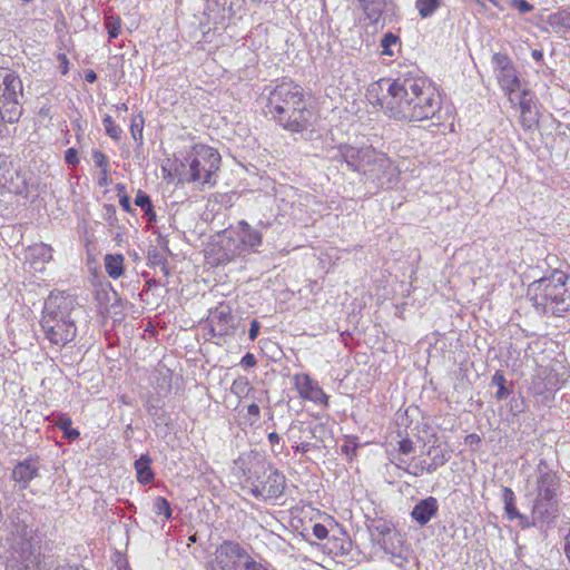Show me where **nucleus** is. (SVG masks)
Masks as SVG:
<instances>
[{
  "label": "nucleus",
  "mask_w": 570,
  "mask_h": 570,
  "mask_svg": "<svg viewBox=\"0 0 570 570\" xmlns=\"http://www.w3.org/2000/svg\"><path fill=\"white\" fill-rule=\"evenodd\" d=\"M569 283V276L560 271H554L549 277L534 281L529 286L533 306L542 313L561 316L570 308Z\"/></svg>",
  "instance_id": "5"
},
{
  "label": "nucleus",
  "mask_w": 570,
  "mask_h": 570,
  "mask_svg": "<svg viewBox=\"0 0 570 570\" xmlns=\"http://www.w3.org/2000/svg\"><path fill=\"white\" fill-rule=\"evenodd\" d=\"M256 364H257L256 357H255V355H254V354H252V353H246V354L242 357V360H240V365H242L243 367H246V368H248V367H254V366H256Z\"/></svg>",
  "instance_id": "48"
},
{
  "label": "nucleus",
  "mask_w": 570,
  "mask_h": 570,
  "mask_svg": "<svg viewBox=\"0 0 570 570\" xmlns=\"http://www.w3.org/2000/svg\"><path fill=\"white\" fill-rule=\"evenodd\" d=\"M502 500L504 503V510L510 520L522 518V515L519 513L517 507H515V495L514 492L508 488H502Z\"/></svg>",
  "instance_id": "30"
},
{
  "label": "nucleus",
  "mask_w": 570,
  "mask_h": 570,
  "mask_svg": "<svg viewBox=\"0 0 570 570\" xmlns=\"http://www.w3.org/2000/svg\"><path fill=\"white\" fill-rule=\"evenodd\" d=\"M414 450L413 442L409 439H403L399 442V452L403 455L412 453Z\"/></svg>",
  "instance_id": "46"
},
{
  "label": "nucleus",
  "mask_w": 570,
  "mask_h": 570,
  "mask_svg": "<svg viewBox=\"0 0 570 570\" xmlns=\"http://www.w3.org/2000/svg\"><path fill=\"white\" fill-rule=\"evenodd\" d=\"M245 254L237 238L226 237L222 239L216 252V261L219 265L228 264Z\"/></svg>",
  "instance_id": "19"
},
{
  "label": "nucleus",
  "mask_w": 570,
  "mask_h": 570,
  "mask_svg": "<svg viewBox=\"0 0 570 570\" xmlns=\"http://www.w3.org/2000/svg\"><path fill=\"white\" fill-rule=\"evenodd\" d=\"M497 78L502 89L510 96L520 87V80L517 76L514 66H510L497 72Z\"/></svg>",
  "instance_id": "20"
},
{
  "label": "nucleus",
  "mask_w": 570,
  "mask_h": 570,
  "mask_svg": "<svg viewBox=\"0 0 570 570\" xmlns=\"http://www.w3.org/2000/svg\"><path fill=\"white\" fill-rule=\"evenodd\" d=\"M439 512V502L434 497H428L420 500L412 509L411 517L420 525H425L430 520L436 517Z\"/></svg>",
  "instance_id": "18"
},
{
  "label": "nucleus",
  "mask_w": 570,
  "mask_h": 570,
  "mask_svg": "<svg viewBox=\"0 0 570 570\" xmlns=\"http://www.w3.org/2000/svg\"><path fill=\"white\" fill-rule=\"evenodd\" d=\"M58 61L60 63V69L62 75H67L69 71V60L65 53L58 55Z\"/></svg>",
  "instance_id": "52"
},
{
  "label": "nucleus",
  "mask_w": 570,
  "mask_h": 570,
  "mask_svg": "<svg viewBox=\"0 0 570 570\" xmlns=\"http://www.w3.org/2000/svg\"><path fill=\"white\" fill-rule=\"evenodd\" d=\"M65 160L68 165L77 166L80 161L78 150L76 148H69L65 153Z\"/></svg>",
  "instance_id": "44"
},
{
  "label": "nucleus",
  "mask_w": 570,
  "mask_h": 570,
  "mask_svg": "<svg viewBox=\"0 0 570 570\" xmlns=\"http://www.w3.org/2000/svg\"><path fill=\"white\" fill-rule=\"evenodd\" d=\"M549 24L556 32L570 31V10H560L550 14Z\"/></svg>",
  "instance_id": "26"
},
{
  "label": "nucleus",
  "mask_w": 570,
  "mask_h": 570,
  "mask_svg": "<svg viewBox=\"0 0 570 570\" xmlns=\"http://www.w3.org/2000/svg\"><path fill=\"white\" fill-rule=\"evenodd\" d=\"M399 40H400V38L396 35H394L392 32L385 33L381 40V48H382L381 53L383 56L392 57L394 55V51L392 48L397 45Z\"/></svg>",
  "instance_id": "36"
},
{
  "label": "nucleus",
  "mask_w": 570,
  "mask_h": 570,
  "mask_svg": "<svg viewBox=\"0 0 570 570\" xmlns=\"http://www.w3.org/2000/svg\"><path fill=\"white\" fill-rule=\"evenodd\" d=\"M144 118L136 116L131 119L130 134L132 139L139 145L142 144Z\"/></svg>",
  "instance_id": "38"
},
{
  "label": "nucleus",
  "mask_w": 570,
  "mask_h": 570,
  "mask_svg": "<svg viewBox=\"0 0 570 570\" xmlns=\"http://www.w3.org/2000/svg\"><path fill=\"white\" fill-rule=\"evenodd\" d=\"M136 206L140 207L148 223L156 222V213L150 197L142 190H138L135 198Z\"/></svg>",
  "instance_id": "29"
},
{
  "label": "nucleus",
  "mask_w": 570,
  "mask_h": 570,
  "mask_svg": "<svg viewBox=\"0 0 570 570\" xmlns=\"http://www.w3.org/2000/svg\"><path fill=\"white\" fill-rule=\"evenodd\" d=\"M85 79L87 82L92 83L97 80V75L94 70L89 69L86 71Z\"/></svg>",
  "instance_id": "59"
},
{
  "label": "nucleus",
  "mask_w": 570,
  "mask_h": 570,
  "mask_svg": "<svg viewBox=\"0 0 570 570\" xmlns=\"http://www.w3.org/2000/svg\"><path fill=\"white\" fill-rule=\"evenodd\" d=\"M150 464L151 459L147 454H142L138 460L135 461V470L139 483L148 484L154 480L155 474Z\"/></svg>",
  "instance_id": "23"
},
{
  "label": "nucleus",
  "mask_w": 570,
  "mask_h": 570,
  "mask_svg": "<svg viewBox=\"0 0 570 570\" xmlns=\"http://www.w3.org/2000/svg\"><path fill=\"white\" fill-rule=\"evenodd\" d=\"M40 325L45 337L52 345L65 346L77 334L76 321H60L58 318L41 316Z\"/></svg>",
  "instance_id": "13"
},
{
  "label": "nucleus",
  "mask_w": 570,
  "mask_h": 570,
  "mask_svg": "<svg viewBox=\"0 0 570 570\" xmlns=\"http://www.w3.org/2000/svg\"><path fill=\"white\" fill-rule=\"evenodd\" d=\"M442 99L436 88L428 80L414 99L395 120L422 121L433 118L441 109Z\"/></svg>",
  "instance_id": "10"
},
{
  "label": "nucleus",
  "mask_w": 570,
  "mask_h": 570,
  "mask_svg": "<svg viewBox=\"0 0 570 570\" xmlns=\"http://www.w3.org/2000/svg\"><path fill=\"white\" fill-rule=\"evenodd\" d=\"M230 390L235 395L240 396L243 394L248 395V393L253 391V387L249 385L247 379L240 377L233 382Z\"/></svg>",
  "instance_id": "41"
},
{
  "label": "nucleus",
  "mask_w": 570,
  "mask_h": 570,
  "mask_svg": "<svg viewBox=\"0 0 570 570\" xmlns=\"http://www.w3.org/2000/svg\"><path fill=\"white\" fill-rule=\"evenodd\" d=\"M39 461L29 456L16 464L12 470L11 478L19 484L20 489H27L29 483L38 476Z\"/></svg>",
  "instance_id": "17"
},
{
  "label": "nucleus",
  "mask_w": 570,
  "mask_h": 570,
  "mask_svg": "<svg viewBox=\"0 0 570 570\" xmlns=\"http://www.w3.org/2000/svg\"><path fill=\"white\" fill-rule=\"evenodd\" d=\"M14 176H18V173L13 169L9 157L0 154V186L11 189Z\"/></svg>",
  "instance_id": "25"
},
{
  "label": "nucleus",
  "mask_w": 570,
  "mask_h": 570,
  "mask_svg": "<svg viewBox=\"0 0 570 570\" xmlns=\"http://www.w3.org/2000/svg\"><path fill=\"white\" fill-rule=\"evenodd\" d=\"M293 448H294V450L296 452H299V453L304 454V453H307L312 449V444L308 443V442H303V443L297 444V445H295Z\"/></svg>",
  "instance_id": "55"
},
{
  "label": "nucleus",
  "mask_w": 570,
  "mask_h": 570,
  "mask_svg": "<svg viewBox=\"0 0 570 570\" xmlns=\"http://www.w3.org/2000/svg\"><path fill=\"white\" fill-rule=\"evenodd\" d=\"M428 455L431 458V462L428 463V472L432 473L438 468L444 465L449 459V453L441 446H431L428 451Z\"/></svg>",
  "instance_id": "27"
},
{
  "label": "nucleus",
  "mask_w": 570,
  "mask_h": 570,
  "mask_svg": "<svg viewBox=\"0 0 570 570\" xmlns=\"http://www.w3.org/2000/svg\"><path fill=\"white\" fill-rule=\"evenodd\" d=\"M105 28L110 39H116L120 33L121 21L119 18L107 17L105 19Z\"/></svg>",
  "instance_id": "40"
},
{
  "label": "nucleus",
  "mask_w": 570,
  "mask_h": 570,
  "mask_svg": "<svg viewBox=\"0 0 570 570\" xmlns=\"http://www.w3.org/2000/svg\"><path fill=\"white\" fill-rule=\"evenodd\" d=\"M360 9L371 22H377L381 18L386 0H357Z\"/></svg>",
  "instance_id": "21"
},
{
  "label": "nucleus",
  "mask_w": 570,
  "mask_h": 570,
  "mask_svg": "<svg viewBox=\"0 0 570 570\" xmlns=\"http://www.w3.org/2000/svg\"><path fill=\"white\" fill-rule=\"evenodd\" d=\"M313 535L318 540H324L328 535V530L324 524L315 523L312 528Z\"/></svg>",
  "instance_id": "45"
},
{
  "label": "nucleus",
  "mask_w": 570,
  "mask_h": 570,
  "mask_svg": "<svg viewBox=\"0 0 570 570\" xmlns=\"http://www.w3.org/2000/svg\"><path fill=\"white\" fill-rule=\"evenodd\" d=\"M424 471L428 472V464H426L425 460L411 461V463H409V466L405 469L406 473L414 475V476H419V475L423 474Z\"/></svg>",
  "instance_id": "42"
},
{
  "label": "nucleus",
  "mask_w": 570,
  "mask_h": 570,
  "mask_svg": "<svg viewBox=\"0 0 570 570\" xmlns=\"http://www.w3.org/2000/svg\"><path fill=\"white\" fill-rule=\"evenodd\" d=\"M77 306L78 303L72 295L65 292H51L45 301L41 316L75 321L72 314Z\"/></svg>",
  "instance_id": "12"
},
{
  "label": "nucleus",
  "mask_w": 570,
  "mask_h": 570,
  "mask_svg": "<svg viewBox=\"0 0 570 570\" xmlns=\"http://www.w3.org/2000/svg\"><path fill=\"white\" fill-rule=\"evenodd\" d=\"M528 96L529 91L523 90L519 100V106L523 127L531 128L537 122V118L535 114L532 111V101Z\"/></svg>",
  "instance_id": "24"
},
{
  "label": "nucleus",
  "mask_w": 570,
  "mask_h": 570,
  "mask_svg": "<svg viewBox=\"0 0 570 570\" xmlns=\"http://www.w3.org/2000/svg\"><path fill=\"white\" fill-rule=\"evenodd\" d=\"M105 210L107 214V219H116V207L111 204L105 205Z\"/></svg>",
  "instance_id": "56"
},
{
  "label": "nucleus",
  "mask_w": 570,
  "mask_h": 570,
  "mask_svg": "<svg viewBox=\"0 0 570 570\" xmlns=\"http://www.w3.org/2000/svg\"><path fill=\"white\" fill-rule=\"evenodd\" d=\"M294 385L299 396L315 404L328 406V396L320 384L308 374L301 373L293 376Z\"/></svg>",
  "instance_id": "15"
},
{
  "label": "nucleus",
  "mask_w": 570,
  "mask_h": 570,
  "mask_svg": "<svg viewBox=\"0 0 570 570\" xmlns=\"http://www.w3.org/2000/svg\"><path fill=\"white\" fill-rule=\"evenodd\" d=\"M392 463H394L397 469H402L405 472V469L409 466L410 462L402 456H396L394 460H392Z\"/></svg>",
  "instance_id": "54"
},
{
  "label": "nucleus",
  "mask_w": 570,
  "mask_h": 570,
  "mask_svg": "<svg viewBox=\"0 0 570 570\" xmlns=\"http://www.w3.org/2000/svg\"><path fill=\"white\" fill-rule=\"evenodd\" d=\"M374 529L382 537L389 535L392 531L389 524L384 521H379L375 523Z\"/></svg>",
  "instance_id": "51"
},
{
  "label": "nucleus",
  "mask_w": 570,
  "mask_h": 570,
  "mask_svg": "<svg viewBox=\"0 0 570 570\" xmlns=\"http://www.w3.org/2000/svg\"><path fill=\"white\" fill-rule=\"evenodd\" d=\"M442 4V0H416L415 8L421 18L431 17Z\"/></svg>",
  "instance_id": "32"
},
{
  "label": "nucleus",
  "mask_w": 570,
  "mask_h": 570,
  "mask_svg": "<svg viewBox=\"0 0 570 570\" xmlns=\"http://www.w3.org/2000/svg\"><path fill=\"white\" fill-rule=\"evenodd\" d=\"M267 439L273 446L278 445L281 442V436L276 432L268 433Z\"/></svg>",
  "instance_id": "58"
},
{
  "label": "nucleus",
  "mask_w": 570,
  "mask_h": 570,
  "mask_svg": "<svg viewBox=\"0 0 570 570\" xmlns=\"http://www.w3.org/2000/svg\"><path fill=\"white\" fill-rule=\"evenodd\" d=\"M263 110L291 132H302L311 126L312 111L307 108L304 90L292 81L272 88Z\"/></svg>",
  "instance_id": "1"
},
{
  "label": "nucleus",
  "mask_w": 570,
  "mask_h": 570,
  "mask_svg": "<svg viewBox=\"0 0 570 570\" xmlns=\"http://www.w3.org/2000/svg\"><path fill=\"white\" fill-rule=\"evenodd\" d=\"M116 189H117L118 191H124V190H125V186H124L122 184H118V185L116 186Z\"/></svg>",
  "instance_id": "63"
},
{
  "label": "nucleus",
  "mask_w": 570,
  "mask_h": 570,
  "mask_svg": "<svg viewBox=\"0 0 570 570\" xmlns=\"http://www.w3.org/2000/svg\"><path fill=\"white\" fill-rule=\"evenodd\" d=\"M244 480L245 488L256 499H278L283 495L286 479L272 463L256 459L249 463Z\"/></svg>",
  "instance_id": "7"
},
{
  "label": "nucleus",
  "mask_w": 570,
  "mask_h": 570,
  "mask_svg": "<svg viewBox=\"0 0 570 570\" xmlns=\"http://www.w3.org/2000/svg\"><path fill=\"white\" fill-rule=\"evenodd\" d=\"M535 473L537 497L533 503V513L540 519H549L554 517L558 511L559 476L543 459L537 464Z\"/></svg>",
  "instance_id": "9"
},
{
  "label": "nucleus",
  "mask_w": 570,
  "mask_h": 570,
  "mask_svg": "<svg viewBox=\"0 0 570 570\" xmlns=\"http://www.w3.org/2000/svg\"><path fill=\"white\" fill-rule=\"evenodd\" d=\"M153 510L157 515H164L166 520L171 518V507L167 499L157 497L153 503Z\"/></svg>",
  "instance_id": "35"
},
{
  "label": "nucleus",
  "mask_w": 570,
  "mask_h": 570,
  "mask_svg": "<svg viewBox=\"0 0 570 570\" xmlns=\"http://www.w3.org/2000/svg\"><path fill=\"white\" fill-rule=\"evenodd\" d=\"M119 205L121 206V208L127 212V213H131L132 212V207L130 205V198L129 196L127 195H122L120 196L119 198Z\"/></svg>",
  "instance_id": "53"
},
{
  "label": "nucleus",
  "mask_w": 570,
  "mask_h": 570,
  "mask_svg": "<svg viewBox=\"0 0 570 570\" xmlns=\"http://www.w3.org/2000/svg\"><path fill=\"white\" fill-rule=\"evenodd\" d=\"M219 163L220 155L216 149L203 144L194 145L177 168L179 179L199 186H214Z\"/></svg>",
  "instance_id": "6"
},
{
  "label": "nucleus",
  "mask_w": 570,
  "mask_h": 570,
  "mask_svg": "<svg viewBox=\"0 0 570 570\" xmlns=\"http://www.w3.org/2000/svg\"><path fill=\"white\" fill-rule=\"evenodd\" d=\"M91 157L96 167L100 169V174L109 176L110 169L108 157L99 149H94L91 153Z\"/></svg>",
  "instance_id": "37"
},
{
  "label": "nucleus",
  "mask_w": 570,
  "mask_h": 570,
  "mask_svg": "<svg viewBox=\"0 0 570 570\" xmlns=\"http://www.w3.org/2000/svg\"><path fill=\"white\" fill-rule=\"evenodd\" d=\"M426 81L415 70H409L393 79L383 78L372 82L367 87L366 99L373 106H380L387 117L395 119Z\"/></svg>",
  "instance_id": "4"
},
{
  "label": "nucleus",
  "mask_w": 570,
  "mask_h": 570,
  "mask_svg": "<svg viewBox=\"0 0 570 570\" xmlns=\"http://www.w3.org/2000/svg\"><path fill=\"white\" fill-rule=\"evenodd\" d=\"M102 125L106 134L115 141H118L121 138L122 129L120 126L116 125L112 117L106 115L102 119Z\"/></svg>",
  "instance_id": "34"
},
{
  "label": "nucleus",
  "mask_w": 570,
  "mask_h": 570,
  "mask_svg": "<svg viewBox=\"0 0 570 570\" xmlns=\"http://www.w3.org/2000/svg\"><path fill=\"white\" fill-rule=\"evenodd\" d=\"M333 159L346 163L347 167L361 174L364 181L371 184L375 191L391 188L399 178V170L391 158L371 146L355 147L341 144Z\"/></svg>",
  "instance_id": "2"
},
{
  "label": "nucleus",
  "mask_w": 570,
  "mask_h": 570,
  "mask_svg": "<svg viewBox=\"0 0 570 570\" xmlns=\"http://www.w3.org/2000/svg\"><path fill=\"white\" fill-rule=\"evenodd\" d=\"M342 451H343L344 453L348 454V453H350V446H348V445H344V446H342Z\"/></svg>",
  "instance_id": "64"
},
{
  "label": "nucleus",
  "mask_w": 570,
  "mask_h": 570,
  "mask_svg": "<svg viewBox=\"0 0 570 570\" xmlns=\"http://www.w3.org/2000/svg\"><path fill=\"white\" fill-rule=\"evenodd\" d=\"M56 426L63 432L65 438L75 441L79 438L80 432L71 428L72 421L66 414H60L55 421Z\"/></svg>",
  "instance_id": "31"
},
{
  "label": "nucleus",
  "mask_w": 570,
  "mask_h": 570,
  "mask_svg": "<svg viewBox=\"0 0 570 570\" xmlns=\"http://www.w3.org/2000/svg\"><path fill=\"white\" fill-rule=\"evenodd\" d=\"M208 331L212 337L224 338L234 334V317L226 304H219L209 312L207 317Z\"/></svg>",
  "instance_id": "14"
},
{
  "label": "nucleus",
  "mask_w": 570,
  "mask_h": 570,
  "mask_svg": "<svg viewBox=\"0 0 570 570\" xmlns=\"http://www.w3.org/2000/svg\"><path fill=\"white\" fill-rule=\"evenodd\" d=\"M257 402H261L259 397H254V402L247 406V415L245 416L249 425H254L261 417V409Z\"/></svg>",
  "instance_id": "39"
},
{
  "label": "nucleus",
  "mask_w": 570,
  "mask_h": 570,
  "mask_svg": "<svg viewBox=\"0 0 570 570\" xmlns=\"http://www.w3.org/2000/svg\"><path fill=\"white\" fill-rule=\"evenodd\" d=\"M491 383L498 386V391L495 392L494 397L498 401L505 400L510 394L511 390L505 386L507 380L501 372H495L491 379Z\"/></svg>",
  "instance_id": "33"
},
{
  "label": "nucleus",
  "mask_w": 570,
  "mask_h": 570,
  "mask_svg": "<svg viewBox=\"0 0 570 570\" xmlns=\"http://www.w3.org/2000/svg\"><path fill=\"white\" fill-rule=\"evenodd\" d=\"M243 570H267V568L261 562L256 561L252 556L248 562L245 563Z\"/></svg>",
  "instance_id": "49"
},
{
  "label": "nucleus",
  "mask_w": 570,
  "mask_h": 570,
  "mask_svg": "<svg viewBox=\"0 0 570 570\" xmlns=\"http://www.w3.org/2000/svg\"><path fill=\"white\" fill-rule=\"evenodd\" d=\"M563 550H564V554H566L567 559L570 562V529H569V532L567 533V535L564 537Z\"/></svg>",
  "instance_id": "57"
},
{
  "label": "nucleus",
  "mask_w": 570,
  "mask_h": 570,
  "mask_svg": "<svg viewBox=\"0 0 570 570\" xmlns=\"http://www.w3.org/2000/svg\"><path fill=\"white\" fill-rule=\"evenodd\" d=\"M237 240L245 253H257L263 244V234L259 229L252 227L247 222L239 220L237 224Z\"/></svg>",
  "instance_id": "16"
},
{
  "label": "nucleus",
  "mask_w": 570,
  "mask_h": 570,
  "mask_svg": "<svg viewBox=\"0 0 570 570\" xmlns=\"http://www.w3.org/2000/svg\"><path fill=\"white\" fill-rule=\"evenodd\" d=\"M513 7L520 13H528L533 9V7L527 0H513Z\"/></svg>",
  "instance_id": "47"
},
{
  "label": "nucleus",
  "mask_w": 570,
  "mask_h": 570,
  "mask_svg": "<svg viewBox=\"0 0 570 570\" xmlns=\"http://www.w3.org/2000/svg\"><path fill=\"white\" fill-rule=\"evenodd\" d=\"M532 57L537 60V61H540L543 57L542 52L539 51V50H533L532 51Z\"/></svg>",
  "instance_id": "60"
},
{
  "label": "nucleus",
  "mask_w": 570,
  "mask_h": 570,
  "mask_svg": "<svg viewBox=\"0 0 570 570\" xmlns=\"http://www.w3.org/2000/svg\"><path fill=\"white\" fill-rule=\"evenodd\" d=\"M493 63L497 72L512 66L511 60L502 53H495L493 56Z\"/></svg>",
  "instance_id": "43"
},
{
  "label": "nucleus",
  "mask_w": 570,
  "mask_h": 570,
  "mask_svg": "<svg viewBox=\"0 0 570 570\" xmlns=\"http://www.w3.org/2000/svg\"><path fill=\"white\" fill-rule=\"evenodd\" d=\"M250 554L239 543L224 541L217 547L212 561V570H243Z\"/></svg>",
  "instance_id": "11"
},
{
  "label": "nucleus",
  "mask_w": 570,
  "mask_h": 570,
  "mask_svg": "<svg viewBox=\"0 0 570 570\" xmlns=\"http://www.w3.org/2000/svg\"><path fill=\"white\" fill-rule=\"evenodd\" d=\"M23 85L19 75L8 68H0V136L4 124L17 122L22 114Z\"/></svg>",
  "instance_id": "8"
},
{
  "label": "nucleus",
  "mask_w": 570,
  "mask_h": 570,
  "mask_svg": "<svg viewBox=\"0 0 570 570\" xmlns=\"http://www.w3.org/2000/svg\"><path fill=\"white\" fill-rule=\"evenodd\" d=\"M259 328H261V323L257 320H253L250 322V327L248 331V338L250 341H255L257 338Z\"/></svg>",
  "instance_id": "50"
},
{
  "label": "nucleus",
  "mask_w": 570,
  "mask_h": 570,
  "mask_svg": "<svg viewBox=\"0 0 570 570\" xmlns=\"http://www.w3.org/2000/svg\"><path fill=\"white\" fill-rule=\"evenodd\" d=\"M107 184H108V176H105V175L100 174L99 185L100 186H106Z\"/></svg>",
  "instance_id": "61"
},
{
  "label": "nucleus",
  "mask_w": 570,
  "mask_h": 570,
  "mask_svg": "<svg viewBox=\"0 0 570 570\" xmlns=\"http://www.w3.org/2000/svg\"><path fill=\"white\" fill-rule=\"evenodd\" d=\"M105 269L112 279H118L125 272V257L122 254H107L104 258Z\"/></svg>",
  "instance_id": "22"
},
{
  "label": "nucleus",
  "mask_w": 570,
  "mask_h": 570,
  "mask_svg": "<svg viewBox=\"0 0 570 570\" xmlns=\"http://www.w3.org/2000/svg\"><path fill=\"white\" fill-rule=\"evenodd\" d=\"M8 546L2 558L6 570H40L41 547L36 531L26 522L24 513L12 511L8 517Z\"/></svg>",
  "instance_id": "3"
},
{
  "label": "nucleus",
  "mask_w": 570,
  "mask_h": 570,
  "mask_svg": "<svg viewBox=\"0 0 570 570\" xmlns=\"http://www.w3.org/2000/svg\"><path fill=\"white\" fill-rule=\"evenodd\" d=\"M28 257L33 262L48 263L52 259V247L43 243L30 246Z\"/></svg>",
  "instance_id": "28"
},
{
  "label": "nucleus",
  "mask_w": 570,
  "mask_h": 570,
  "mask_svg": "<svg viewBox=\"0 0 570 570\" xmlns=\"http://www.w3.org/2000/svg\"><path fill=\"white\" fill-rule=\"evenodd\" d=\"M117 108L120 109V110H125V111L128 110V107H127L126 104H121V105L117 106Z\"/></svg>",
  "instance_id": "62"
}]
</instances>
